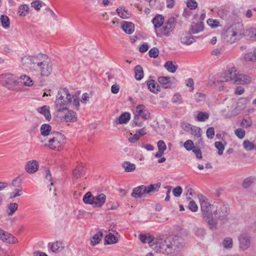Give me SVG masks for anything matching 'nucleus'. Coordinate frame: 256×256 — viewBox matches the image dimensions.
Wrapping results in <instances>:
<instances>
[{
    "mask_svg": "<svg viewBox=\"0 0 256 256\" xmlns=\"http://www.w3.org/2000/svg\"><path fill=\"white\" fill-rule=\"evenodd\" d=\"M106 196L104 194H100L94 196L93 206L95 207H101L106 202Z\"/></svg>",
    "mask_w": 256,
    "mask_h": 256,
    "instance_id": "nucleus-18",
    "label": "nucleus"
},
{
    "mask_svg": "<svg viewBox=\"0 0 256 256\" xmlns=\"http://www.w3.org/2000/svg\"><path fill=\"white\" fill-rule=\"evenodd\" d=\"M146 186L141 185L134 188L131 194L132 196L136 198H138L142 197L144 194H146Z\"/></svg>",
    "mask_w": 256,
    "mask_h": 256,
    "instance_id": "nucleus-16",
    "label": "nucleus"
},
{
    "mask_svg": "<svg viewBox=\"0 0 256 256\" xmlns=\"http://www.w3.org/2000/svg\"><path fill=\"white\" fill-rule=\"evenodd\" d=\"M236 68H232L224 72L222 74L220 82H228L230 80H234V76H236Z\"/></svg>",
    "mask_w": 256,
    "mask_h": 256,
    "instance_id": "nucleus-12",
    "label": "nucleus"
},
{
    "mask_svg": "<svg viewBox=\"0 0 256 256\" xmlns=\"http://www.w3.org/2000/svg\"><path fill=\"white\" fill-rule=\"evenodd\" d=\"M188 208L192 212H196L198 210V207L196 202L193 200H190L188 204Z\"/></svg>",
    "mask_w": 256,
    "mask_h": 256,
    "instance_id": "nucleus-55",
    "label": "nucleus"
},
{
    "mask_svg": "<svg viewBox=\"0 0 256 256\" xmlns=\"http://www.w3.org/2000/svg\"><path fill=\"white\" fill-rule=\"evenodd\" d=\"M216 214L218 215V219L224 220L228 214V208L226 206H223L216 211Z\"/></svg>",
    "mask_w": 256,
    "mask_h": 256,
    "instance_id": "nucleus-20",
    "label": "nucleus"
},
{
    "mask_svg": "<svg viewBox=\"0 0 256 256\" xmlns=\"http://www.w3.org/2000/svg\"><path fill=\"white\" fill-rule=\"evenodd\" d=\"M103 236V234L101 231L97 232L90 240V244L92 246L100 243Z\"/></svg>",
    "mask_w": 256,
    "mask_h": 256,
    "instance_id": "nucleus-31",
    "label": "nucleus"
},
{
    "mask_svg": "<svg viewBox=\"0 0 256 256\" xmlns=\"http://www.w3.org/2000/svg\"><path fill=\"white\" fill-rule=\"evenodd\" d=\"M29 6L28 4H24L19 6L18 13L20 16H26L28 12Z\"/></svg>",
    "mask_w": 256,
    "mask_h": 256,
    "instance_id": "nucleus-42",
    "label": "nucleus"
},
{
    "mask_svg": "<svg viewBox=\"0 0 256 256\" xmlns=\"http://www.w3.org/2000/svg\"><path fill=\"white\" fill-rule=\"evenodd\" d=\"M8 209L10 210L8 212V216H12L13 214L17 210L18 208V205L16 203L14 202V203H10L8 205Z\"/></svg>",
    "mask_w": 256,
    "mask_h": 256,
    "instance_id": "nucleus-45",
    "label": "nucleus"
},
{
    "mask_svg": "<svg viewBox=\"0 0 256 256\" xmlns=\"http://www.w3.org/2000/svg\"><path fill=\"white\" fill-rule=\"evenodd\" d=\"M86 168L84 164L80 163L72 170V175L74 178H78L85 175Z\"/></svg>",
    "mask_w": 256,
    "mask_h": 256,
    "instance_id": "nucleus-15",
    "label": "nucleus"
},
{
    "mask_svg": "<svg viewBox=\"0 0 256 256\" xmlns=\"http://www.w3.org/2000/svg\"><path fill=\"white\" fill-rule=\"evenodd\" d=\"M176 24V19L174 17L169 18L164 24H163L160 31L165 36H168L170 34L174 29Z\"/></svg>",
    "mask_w": 256,
    "mask_h": 256,
    "instance_id": "nucleus-7",
    "label": "nucleus"
},
{
    "mask_svg": "<svg viewBox=\"0 0 256 256\" xmlns=\"http://www.w3.org/2000/svg\"><path fill=\"white\" fill-rule=\"evenodd\" d=\"M20 78L24 80V84L27 86H31L33 84L32 80L30 79V77L26 75H22L20 76Z\"/></svg>",
    "mask_w": 256,
    "mask_h": 256,
    "instance_id": "nucleus-46",
    "label": "nucleus"
},
{
    "mask_svg": "<svg viewBox=\"0 0 256 256\" xmlns=\"http://www.w3.org/2000/svg\"><path fill=\"white\" fill-rule=\"evenodd\" d=\"M206 136L208 138L212 139L214 136V130L213 127H210L206 130Z\"/></svg>",
    "mask_w": 256,
    "mask_h": 256,
    "instance_id": "nucleus-58",
    "label": "nucleus"
},
{
    "mask_svg": "<svg viewBox=\"0 0 256 256\" xmlns=\"http://www.w3.org/2000/svg\"><path fill=\"white\" fill-rule=\"evenodd\" d=\"M234 83L236 84H248L251 82V78L248 76L244 74H238L236 72L234 76Z\"/></svg>",
    "mask_w": 256,
    "mask_h": 256,
    "instance_id": "nucleus-13",
    "label": "nucleus"
},
{
    "mask_svg": "<svg viewBox=\"0 0 256 256\" xmlns=\"http://www.w3.org/2000/svg\"><path fill=\"white\" fill-rule=\"evenodd\" d=\"M222 246L226 249L232 248L233 246V241L230 237L226 238L222 241Z\"/></svg>",
    "mask_w": 256,
    "mask_h": 256,
    "instance_id": "nucleus-41",
    "label": "nucleus"
},
{
    "mask_svg": "<svg viewBox=\"0 0 256 256\" xmlns=\"http://www.w3.org/2000/svg\"><path fill=\"white\" fill-rule=\"evenodd\" d=\"M52 127L49 124H44L42 125L40 127V132L43 136H48L50 135Z\"/></svg>",
    "mask_w": 256,
    "mask_h": 256,
    "instance_id": "nucleus-36",
    "label": "nucleus"
},
{
    "mask_svg": "<svg viewBox=\"0 0 256 256\" xmlns=\"http://www.w3.org/2000/svg\"><path fill=\"white\" fill-rule=\"evenodd\" d=\"M209 114L204 112H199L196 116V120L199 122H204L208 119Z\"/></svg>",
    "mask_w": 256,
    "mask_h": 256,
    "instance_id": "nucleus-44",
    "label": "nucleus"
},
{
    "mask_svg": "<svg viewBox=\"0 0 256 256\" xmlns=\"http://www.w3.org/2000/svg\"><path fill=\"white\" fill-rule=\"evenodd\" d=\"M139 116H142L144 120H148L150 118V113L148 110L143 104L138 105L136 108V112Z\"/></svg>",
    "mask_w": 256,
    "mask_h": 256,
    "instance_id": "nucleus-11",
    "label": "nucleus"
},
{
    "mask_svg": "<svg viewBox=\"0 0 256 256\" xmlns=\"http://www.w3.org/2000/svg\"><path fill=\"white\" fill-rule=\"evenodd\" d=\"M48 144H44V146L60 151L66 143V137L59 132H52L48 138Z\"/></svg>",
    "mask_w": 256,
    "mask_h": 256,
    "instance_id": "nucleus-5",
    "label": "nucleus"
},
{
    "mask_svg": "<svg viewBox=\"0 0 256 256\" xmlns=\"http://www.w3.org/2000/svg\"><path fill=\"white\" fill-rule=\"evenodd\" d=\"M252 123L251 120L244 118L240 122V126L243 128H248L251 126Z\"/></svg>",
    "mask_w": 256,
    "mask_h": 256,
    "instance_id": "nucleus-56",
    "label": "nucleus"
},
{
    "mask_svg": "<svg viewBox=\"0 0 256 256\" xmlns=\"http://www.w3.org/2000/svg\"><path fill=\"white\" fill-rule=\"evenodd\" d=\"M122 166L126 172H132L136 170V166L134 164L126 161L122 164Z\"/></svg>",
    "mask_w": 256,
    "mask_h": 256,
    "instance_id": "nucleus-37",
    "label": "nucleus"
},
{
    "mask_svg": "<svg viewBox=\"0 0 256 256\" xmlns=\"http://www.w3.org/2000/svg\"><path fill=\"white\" fill-rule=\"evenodd\" d=\"M184 148L188 151L191 150L194 147V144L192 140H187L184 143Z\"/></svg>",
    "mask_w": 256,
    "mask_h": 256,
    "instance_id": "nucleus-52",
    "label": "nucleus"
},
{
    "mask_svg": "<svg viewBox=\"0 0 256 256\" xmlns=\"http://www.w3.org/2000/svg\"><path fill=\"white\" fill-rule=\"evenodd\" d=\"M186 5L190 10H194L198 6V4L195 0H188Z\"/></svg>",
    "mask_w": 256,
    "mask_h": 256,
    "instance_id": "nucleus-54",
    "label": "nucleus"
},
{
    "mask_svg": "<svg viewBox=\"0 0 256 256\" xmlns=\"http://www.w3.org/2000/svg\"><path fill=\"white\" fill-rule=\"evenodd\" d=\"M180 42L186 45H190L195 42L194 36H189L186 34H182L180 38Z\"/></svg>",
    "mask_w": 256,
    "mask_h": 256,
    "instance_id": "nucleus-21",
    "label": "nucleus"
},
{
    "mask_svg": "<svg viewBox=\"0 0 256 256\" xmlns=\"http://www.w3.org/2000/svg\"><path fill=\"white\" fill-rule=\"evenodd\" d=\"M203 30L204 23L200 22L192 24L190 29V32L191 34H196L202 32Z\"/></svg>",
    "mask_w": 256,
    "mask_h": 256,
    "instance_id": "nucleus-23",
    "label": "nucleus"
},
{
    "mask_svg": "<svg viewBox=\"0 0 256 256\" xmlns=\"http://www.w3.org/2000/svg\"><path fill=\"white\" fill-rule=\"evenodd\" d=\"M39 164L36 160L28 161L26 164L25 170L29 174H34L38 169Z\"/></svg>",
    "mask_w": 256,
    "mask_h": 256,
    "instance_id": "nucleus-14",
    "label": "nucleus"
},
{
    "mask_svg": "<svg viewBox=\"0 0 256 256\" xmlns=\"http://www.w3.org/2000/svg\"><path fill=\"white\" fill-rule=\"evenodd\" d=\"M122 28L128 34H132L134 30V26L132 22H125L122 26Z\"/></svg>",
    "mask_w": 256,
    "mask_h": 256,
    "instance_id": "nucleus-25",
    "label": "nucleus"
},
{
    "mask_svg": "<svg viewBox=\"0 0 256 256\" xmlns=\"http://www.w3.org/2000/svg\"><path fill=\"white\" fill-rule=\"evenodd\" d=\"M164 66L168 72L171 73H174L178 67L176 62L172 61H167L164 64Z\"/></svg>",
    "mask_w": 256,
    "mask_h": 256,
    "instance_id": "nucleus-27",
    "label": "nucleus"
},
{
    "mask_svg": "<svg viewBox=\"0 0 256 256\" xmlns=\"http://www.w3.org/2000/svg\"><path fill=\"white\" fill-rule=\"evenodd\" d=\"M194 233L198 236H204L206 234V232L202 228H197L194 230Z\"/></svg>",
    "mask_w": 256,
    "mask_h": 256,
    "instance_id": "nucleus-62",
    "label": "nucleus"
},
{
    "mask_svg": "<svg viewBox=\"0 0 256 256\" xmlns=\"http://www.w3.org/2000/svg\"><path fill=\"white\" fill-rule=\"evenodd\" d=\"M236 26L232 24L229 27L223 34L224 38L228 42L232 44L238 40L241 37L242 34L240 32L234 30V28Z\"/></svg>",
    "mask_w": 256,
    "mask_h": 256,
    "instance_id": "nucleus-6",
    "label": "nucleus"
},
{
    "mask_svg": "<svg viewBox=\"0 0 256 256\" xmlns=\"http://www.w3.org/2000/svg\"><path fill=\"white\" fill-rule=\"evenodd\" d=\"M0 20L2 26L4 28H10V21L9 18L7 16L4 14L1 15Z\"/></svg>",
    "mask_w": 256,
    "mask_h": 256,
    "instance_id": "nucleus-39",
    "label": "nucleus"
},
{
    "mask_svg": "<svg viewBox=\"0 0 256 256\" xmlns=\"http://www.w3.org/2000/svg\"><path fill=\"white\" fill-rule=\"evenodd\" d=\"M44 176L46 180L48 182H50V185H53V183L52 182V177L50 170L48 168H46L44 172Z\"/></svg>",
    "mask_w": 256,
    "mask_h": 256,
    "instance_id": "nucleus-49",
    "label": "nucleus"
},
{
    "mask_svg": "<svg viewBox=\"0 0 256 256\" xmlns=\"http://www.w3.org/2000/svg\"><path fill=\"white\" fill-rule=\"evenodd\" d=\"M61 244L56 242V244H54L51 246V249L54 252H57L60 250V246Z\"/></svg>",
    "mask_w": 256,
    "mask_h": 256,
    "instance_id": "nucleus-64",
    "label": "nucleus"
},
{
    "mask_svg": "<svg viewBox=\"0 0 256 256\" xmlns=\"http://www.w3.org/2000/svg\"><path fill=\"white\" fill-rule=\"evenodd\" d=\"M161 184L160 182H158L155 184H150L148 186H146V194H150L152 192H157L158 191Z\"/></svg>",
    "mask_w": 256,
    "mask_h": 256,
    "instance_id": "nucleus-34",
    "label": "nucleus"
},
{
    "mask_svg": "<svg viewBox=\"0 0 256 256\" xmlns=\"http://www.w3.org/2000/svg\"><path fill=\"white\" fill-rule=\"evenodd\" d=\"M32 6L36 10H39L42 7V3L40 1L35 0L31 3Z\"/></svg>",
    "mask_w": 256,
    "mask_h": 256,
    "instance_id": "nucleus-63",
    "label": "nucleus"
},
{
    "mask_svg": "<svg viewBox=\"0 0 256 256\" xmlns=\"http://www.w3.org/2000/svg\"><path fill=\"white\" fill-rule=\"evenodd\" d=\"M37 111L39 113L43 114L46 120H51L52 117L49 106H44L42 107L38 108H37Z\"/></svg>",
    "mask_w": 256,
    "mask_h": 256,
    "instance_id": "nucleus-19",
    "label": "nucleus"
},
{
    "mask_svg": "<svg viewBox=\"0 0 256 256\" xmlns=\"http://www.w3.org/2000/svg\"><path fill=\"white\" fill-rule=\"evenodd\" d=\"M256 180V176H250L244 179L243 180L242 186L244 188H248Z\"/></svg>",
    "mask_w": 256,
    "mask_h": 256,
    "instance_id": "nucleus-30",
    "label": "nucleus"
},
{
    "mask_svg": "<svg viewBox=\"0 0 256 256\" xmlns=\"http://www.w3.org/2000/svg\"><path fill=\"white\" fill-rule=\"evenodd\" d=\"M182 192V188L180 186H178L174 188L172 192L175 196L179 197L181 195Z\"/></svg>",
    "mask_w": 256,
    "mask_h": 256,
    "instance_id": "nucleus-60",
    "label": "nucleus"
},
{
    "mask_svg": "<svg viewBox=\"0 0 256 256\" xmlns=\"http://www.w3.org/2000/svg\"><path fill=\"white\" fill-rule=\"evenodd\" d=\"M22 62L24 65L30 64V68L38 72L42 76H48L52 71L50 60L42 54L25 56L22 58Z\"/></svg>",
    "mask_w": 256,
    "mask_h": 256,
    "instance_id": "nucleus-2",
    "label": "nucleus"
},
{
    "mask_svg": "<svg viewBox=\"0 0 256 256\" xmlns=\"http://www.w3.org/2000/svg\"><path fill=\"white\" fill-rule=\"evenodd\" d=\"M234 134L239 138L242 139L244 137L246 132L244 129L238 128L235 130Z\"/></svg>",
    "mask_w": 256,
    "mask_h": 256,
    "instance_id": "nucleus-51",
    "label": "nucleus"
},
{
    "mask_svg": "<svg viewBox=\"0 0 256 256\" xmlns=\"http://www.w3.org/2000/svg\"><path fill=\"white\" fill-rule=\"evenodd\" d=\"M158 150H162V151L164 152L166 149V144L162 140H160L158 142Z\"/></svg>",
    "mask_w": 256,
    "mask_h": 256,
    "instance_id": "nucleus-61",
    "label": "nucleus"
},
{
    "mask_svg": "<svg viewBox=\"0 0 256 256\" xmlns=\"http://www.w3.org/2000/svg\"><path fill=\"white\" fill-rule=\"evenodd\" d=\"M191 150L196 154V157L198 159L202 158L201 150L198 147L194 146Z\"/></svg>",
    "mask_w": 256,
    "mask_h": 256,
    "instance_id": "nucleus-59",
    "label": "nucleus"
},
{
    "mask_svg": "<svg viewBox=\"0 0 256 256\" xmlns=\"http://www.w3.org/2000/svg\"><path fill=\"white\" fill-rule=\"evenodd\" d=\"M116 12L118 15L123 19L128 18H129V14L128 11L124 8H118L116 9Z\"/></svg>",
    "mask_w": 256,
    "mask_h": 256,
    "instance_id": "nucleus-43",
    "label": "nucleus"
},
{
    "mask_svg": "<svg viewBox=\"0 0 256 256\" xmlns=\"http://www.w3.org/2000/svg\"><path fill=\"white\" fill-rule=\"evenodd\" d=\"M239 248L242 250H247L250 246L251 238L246 232H242L238 236Z\"/></svg>",
    "mask_w": 256,
    "mask_h": 256,
    "instance_id": "nucleus-8",
    "label": "nucleus"
},
{
    "mask_svg": "<svg viewBox=\"0 0 256 256\" xmlns=\"http://www.w3.org/2000/svg\"><path fill=\"white\" fill-rule=\"evenodd\" d=\"M140 240L144 243H148L150 246L156 252L169 254L174 253L182 247V239L178 236H170L166 239L160 236L154 238L149 233L140 234Z\"/></svg>",
    "mask_w": 256,
    "mask_h": 256,
    "instance_id": "nucleus-1",
    "label": "nucleus"
},
{
    "mask_svg": "<svg viewBox=\"0 0 256 256\" xmlns=\"http://www.w3.org/2000/svg\"><path fill=\"white\" fill-rule=\"evenodd\" d=\"M158 53H159V50L156 47H154V48H151L148 52V54H149L150 56V58H157L158 56Z\"/></svg>",
    "mask_w": 256,
    "mask_h": 256,
    "instance_id": "nucleus-48",
    "label": "nucleus"
},
{
    "mask_svg": "<svg viewBox=\"0 0 256 256\" xmlns=\"http://www.w3.org/2000/svg\"><path fill=\"white\" fill-rule=\"evenodd\" d=\"M218 14L220 18L228 22L233 21L236 18V15L228 10L222 8L218 10Z\"/></svg>",
    "mask_w": 256,
    "mask_h": 256,
    "instance_id": "nucleus-10",
    "label": "nucleus"
},
{
    "mask_svg": "<svg viewBox=\"0 0 256 256\" xmlns=\"http://www.w3.org/2000/svg\"><path fill=\"white\" fill-rule=\"evenodd\" d=\"M158 81L163 88H168L171 86V84L170 82L169 78L168 77L160 76L158 78Z\"/></svg>",
    "mask_w": 256,
    "mask_h": 256,
    "instance_id": "nucleus-35",
    "label": "nucleus"
},
{
    "mask_svg": "<svg viewBox=\"0 0 256 256\" xmlns=\"http://www.w3.org/2000/svg\"><path fill=\"white\" fill-rule=\"evenodd\" d=\"M118 241L117 237L110 233L105 236L104 244L106 245L116 244Z\"/></svg>",
    "mask_w": 256,
    "mask_h": 256,
    "instance_id": "nucleus-29",
    "label": "nucleus"
},
{
    "mask_svg": "<svg viewBox=\"0 0 256 256\" xmlns=\"http://www.w3.org/2000/svg\"><path fill=\"white\" fill-rule=\"evenodd\" d=\"M134 70L136 79L138 80H141L144 77V71L142 66L140 65L136 66L134 68Z\"/></svg>",
    "mask_w": 256,
    "mask_h": 256,
    "instance_id": "nucleus-32",
    "label": "nucleus"
},
{
    "mask_svg": "<svg viewBox=\"0 0 256 256\" xmlns=\"http://www.w3.org/2000/svg\"><path fill=\"white\" fill-rule=\"evenodd\" d=\"M172 102L173 103L177 104H180L182 102V98L181 96L178 94H175L172 98Z\"/></svg>",
    "mask_w": 256,
    "mask_h": 256,
    "instance_id": "nucleus-57",
    "label": "nucleus"
},
{
    "mask_svg": "<svg viewBox=\"0 0 256 256\" xmlns=\"http://www.w3.org/2000/svg\"><path fill=\"white\" fill-rule=\"evenodd\" d=\"M94 198V196H93L90 192H88L84 196L83 201L86 204L93 205Z\"/></svg>",
    "mask_w": 256,
    "mask_h": 256,
    "instance_id": "nucleus-40",
    "label": "nucleus"
},
{
    "mask_svg": "<svg viewBox=\"0 0 256 256\" xmlns=\"http://www.w3.org/2000/svg\"><path fill=\"white\" fill-rule=\"evenodd\" d=\"M246 38L253 40H256V28H250L246 30L244 34Z\"/></svg>",
    "mask_w": 256,
    "mask_h": 256,
    "instance_id": "nucleus-28",
    "label": "nucleus"
},
{
    "mask_svg": "<svg viewBox=\"0 0 256 256\" xmlns=\"http://www.w3.org/2000/svg\"><path fill=\"white\" fill-rule=\"evenodd\" d=\"M164 17L161 14H156L152 20L155 28H160L164 24Z\"/></svg>",
    "mask_w": 256,
    "mask_h": 256,
    "instance_id": "nucleus-22",
    "label": "nucleus"
},
{
    "mask_svg": "<svg viewBox=\"0 0 256 256\" xmlns=\"http://www.w3.org/2000/svg\"><path fill=\"white\" fill-rule=\"evenodd\" d=\"M66 122H74L77 120L76 114L73 110H68L64 116Z\"/></svg>",
    "mask_w": 256,
    "mask_h": 256,
    "instance_id": "nucleus-24",
    "label": "nucleus"
},
{
    "mask_svg": "<svg viewBox=\"0 0 256 256\" xmlns=\"http://www.w3.org/2000/svg\"><path fill=\"white\" fill-rule=\"evenodd\" d=\"M200 203L203 218L210 226V229L216 228L217 222L213 218V213L212 212V206L208 202L205 197L200 199Z\"/></svg>",
    "mask_w": 256,
    "mask_h": 256,
    "instance_id": "nucleus-4",
    "label": "nucleus"
},
{
    "mask_svg": "<svg viewBox=\"0 0 256 256\" xmlns=\"http://www.w3.org/2000/svg\"><path fill=\"white\" fill-rule=\"evenodd\" d=\"M146 85L149 90L153 93H158L160 91V86H156V82L154 80H150L146 82Z\"/></svg>",
    "mask_w": 256,
    "mask_h": 256,
    "instance_id": "nucleus-26",
    "label": "nucleus"
},
{
    "mask_svg": "<svg viewBox=\"0 0 256 256\" xmlns=\"http://www.w3.org/2000/svg\"><path fill=\"white\" fill-rule=\"evenodd\" d=\"M0 240L8 244H14L18 242V239L16 237L5 231L2 233Z\"/></svg>",
    "mask_w": 256,
    "mask_h": 256,
    "instance_id": "nucleus-17",
    "label": "nucleus"
},
{
    "mask_svg": "<svg viewBox=\"0 0 256 256\" xmlns=\"http://www.w3.org/2000/svg\"><path fill=\"white\" fill-rule=\"evenodd\" d=\"M130 118V114L128 112H125L122 114L118 118V122L120 124L127 123Z\"/></svg>",
    "mask_w": 256,
    "mask_h": 256,
    "instance_id": "nucleus-33",
    "label": "nucleus"
},
{
    "mask_svg": "<svg viewBox=\"0 0 256 256\" xmlns=\"http://www.w3.org/2000/svg\"><path fill=\"white\" fill-rule=\"evenodd\" d=\"M72 104L76 110H79L80 98L76 94H71L66 88H60L54 102L56 110L62 112L68 110V106Z\"/></svg>",
    "mask_w": 256,
    "mask_h": 256,
    "instance_id": "nucleus-3",
    "label": "nucleus"
},
{
    "mask_svg": "<svg viewBox=\"0 0 256 256\" xmlns=\"http://www.w3.org/2000/svg\"><path fill=\"white\" fill-rule=\"evenodd\" d=\"M194 98L197 102L204 101L206 98V95L202 92H196L194 96Z\"/></svg>",
    "mask_w": 256,
    "mask_h": 256,
    "instance_id": "nucleus-53",
    "label": "nucleus"
},
{
    "mask_svg": "<svg viewBox=\"0 0 256 256\" xmlns=\"http://www.w3.org/2000/svg\"><path fill=\"white\" fill-rule=\"evenodd\" d=\"M214 146L218 150V154L220 156L222 155L224 149V144L220 142H216L214 143Z\"/></svg>",
    "mask_w": 256,
    "mask_h": 256,
    "instance_id": "nucleus-47",
    "label": "nucleus"
},
{
    "mask_svg": "<svg viewBox=\"0 0 256 256\" xmlns=\"http://www.w3.org/2000/svg\"><path fill=\"white\" fill-rule=\"evenodd\" d=\"M189 132L194 136L200 138L202 131L200 128L196 126H192V128H190Z\"/></svg>",
    "mask_w": 256,
    "mask_h": 256,
    "instance_id": "nucleus-38",
    "label": "nucleus"
},
{
    "mask_svg": "<svg viewBox=\"0 0 256 256\" xmlns=\"http://www.w3.org/2000/svg\"><path fill=\"white\" fill-rule=\"evenodd\" d=\"M243 146L247 150H250L254 148V144L248 140H246L243 142Z\"/></svg>",
    "mask_w": 256,
    "mask_h": 256,
    "instance_id": "nucleus-50",
    "label": "nucleus"
},
{
    "mask_svg": "<svg viewBox=\"0 0 256 256\" xmlns=\"http://www.w3.org/2000/svg\"><path fill=\"white\" fill-rule=\"evenodd\" d=\"M0 81L2 84L10 88L9 86L14 84L16 82V80L14 75L5 74L0 76Z\"/></svg>",
    "mask_w": 256,
    "mask_h": 256,
    "instance_id": "nucleus-9",
    "label": "nucleus"
}]
</instances>
